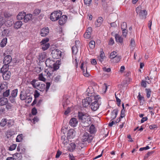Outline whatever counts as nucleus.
Instances as JSON below:
<instances>
[{"instance_id": "f704fd0d", "label": "nucleus", "mask_w": 160, "mask_h": 160, "mask_svg": "<svg viewBox=\"0 0 160 160\" xmlns=\"http://www.w3.org/2000/svg\"><path fill=\"white\" fill-rule=\"evenodd\" d=\"M105 58V55L103 52L101 53L100 54V57H98V59L101 63H102L103 61Z\"/></svg>"}, {"instance_id": "a878e982", "label": "nucleus", "mask_w": 160, "mask_h": 160, "mask_svg": "<svg viewBox=\"0 0 160 160\" xmlns=\"http://www.w3.org/2000/svg\"><path fill=\"white\" fill-rule=\"evenodd\" d=\"M22 22L21 21L16 22L14 24V27L15 29H18L21 27L22 25Z\"/></svg>"}, {"instance_id": "8fccbe9b", "label": "nucleus", "mask_w": 160, "mask_h": 160, "mask_svg": "<svg viewBox=\"0 0 160 160\" xmlns=\"http://www.w3.org/2000/svg\"><path fill=\"white\" fill-rule=\"evenodd\" d=\"M40 12V10L39 9H36L34 11L33 15L34 16H37L39 14Z\"/></svg>"}, {"instance_id": "72a5a7b5", "label": "nucleus", "mask_w": 160, "mask_h": 160, "mask_svg": "<svg viewBox=\"0 0 160 160\" xmlns=\"http://www.w3.org/2000/svg\"><path fill=\"white\" fill-rule=\"evenodd\" d=\"M89 132L91 134L95 132V127L93 124H92L90 127Z\"/></svg>"}, {"instance_id": "2f4dec72", "label": "nucleus", "mask_w": 160, "mask_h": 160, "mask_svg": "<svg viewBox=\"0 0 160 160\" xmlns=\"http://www.w3.org/2000/svg\"><path fill=\"white\" fill-rule=\"evenodd\" d=\"M7 120L6 118L2 119L0 122V125L1 127H3L7 123Z\"/></svg>"}, {"instance_id": "f257e3e1", "label": "nucleus", "mask_w": 160, "mask_h": 160, "mask_svg": "<svg viewBox=\"0 0 160 160\" xmlns=\"http://www.w3.org/2000/svg\"><path fill=\"white\" fill-rule=\"evenodd\" d=\"M78 117L84 127H88L91 123V118L87 113L79 112Z\"/></svg>"}, {"instance_id": "b1692460", "label": "nucleus", "mask_w": 160, "mask_h": 160, "mask_svg": "<svg viewBox=\"0 0 160 160\" xmlns=\"http://www.w3.org/2000/svg\"><path fill=\"white\" fill-rule=\"evenodd\" d=\"M25 13L24 12H20L17 16V19L20 20L23 19Z\"/></svg>"}, {"instance_id": "423d86ee", "label": "nucleus", "mask_w": 160, "mask_h": 160, "mask_svg": "<svg viewBox=\"0 0 160 160\" xmlns=\"http://www.w3.org/2000/svg\"><path fill=\"white\" fill-rule=\"evenodd\" d=\"M92 139V136L89 135L87 132H85L82 136L81 140L83 142L88 141L89 142Z\"/></svg>"}, {"instance_id": "6e6552de", "label": "nucleus", "mask_w": 160, "mask_h": 160, "mask_svg": "<svg viewBox=\"0 0 160 160\" xmlns=\"http://www.w3.org/2000/svg\"><path fill=\"white\" fill-rule=\"evenodd\" d=\"M67 16L66 15H63L61 17H60L58 21V23L60 25H63L66 22L67 20Z\"/></svg>"}, {"instance_id": "473e14b6", "label": "nucleus", "mask_w": 160, "mask_h": 160, "mask_svg": "<svg viewBox=\"0 0 160 160\" xmlns=\"http://www.w3.org/2000/svg\"><path fill=\"white\" fill-rule=\"evenodd\" d=\"M121 59V57L119 56H117L114 58L112 59V60L114 63H117Z\"/></svg>"}, {"instance_id": "4468645a", "label": "nucleus", "mask_w": 160, "mask_h": 160, "mask_svg": "<svg viewBox=\"0 0 160 160\" xmlns=\"http://www.w3.org/2000/svg\"><path fill=\"white\" fill-rule=\"evenodd\" d=\"M49 33L48 28H43L41 31L40 35L42 37L46 36Z\"/></svg>"}, {"instance_id": "680f3d73", "label": "nucleus", "mask_w": 160, "mask_h": 160, "mask_svg": "<svg viewBox=\"0 0 160 160\" xmlns=\"http://www.w3.org/2000/svg\"><path fill=\"white\" fill-rule=\"evenodd\" d=\"M128 31L127 30H122V35L123 37L126 38L127 34Z\"/></svg>"}, {"instance_id": "58836bf2", "label": "nucleus", "mask_w": 160, "mask_h": 160, "mask_svg": "<svg viewBox=\"0 0 160 160\" xmlns=\"http://www.w3.org/2000/svg\"><path fill=\"white\" fill-rule=\"evenodd\" d=\"M14 122L13 121L11 120H9L7 121V126L8 127H10L13 125Z\"/></svg>"}, {"instance_id": "cd10ccee", "label": "nucleus", "mask_w": 160, "mask_h": 160, "mask_svg": "<svg viewBox=\"0 0 160 160\" xmlns=\"http://www.w3.org/2000/svg\"><path fill=\"white\" fill-rule=\"evenodd\" d=\"M7 38H4L2 40L0 43V46L1 47H4L7 43Z\"/></svg>"}, {"instance_id": "7c9ffc66", "label": "nucleus", "mask_w": 160, "mask_h": 160, "mask_svg": "<svg viewBox=\"0 0 160 160\" xmlns=\"http://www.w3.org/2000/svg\"><path fill=\"white\" fill-rule=\"evenodd\" d=\"M25 150V149L22 147L21 146L19 145L17 148V150L18 152L20 151L19 153L21 154L22 153H24Z\"/></svg>"}, {"instance_id": "bf43d9fd", "label": "nucleus", "mask_w": 160, "mask_h": 160, "mask_svg": "<svg viewBox=\"0 0 160 160\" xmlns=\"http://www.w3.org/2000/svg\"><path fill=\"white\" fill-rule=\"evenodd\" d=\"M102 69L104 72H110L111 71V69L110 68H107L104 67L102 68Z\"/></svg>"}, {"instance_id": "13d9d810", "label": "nucleus", "mask_w": 160, "mask_h": 160, "mask_svg": "<svg viewBox=\"0 0 160 160\" xmlns=\"http://www.w3.org/2000/svg\"><path fill=\"white\" fill-rule=\"evenodd\" d=\"M61 79V76L58 75L56 77L54 78V81L55 82H58L60 81Z\"/></svg>"}, {"instance_id": "69168bd1", "label": "nucleus", "mask_w": 160, "mask_h": 160, "mask_svg": "<svg viewBox=\"0 0 160 160\" xmlns=\"http://www.w3.org/2000/svg\"><path fill=\"white\" fill-rule=\"evenodd\" d=\"M6 87V86L5 84H1L0 85V92L2 91V90L4 89Z\"/></svg>"}, {"instance_id": "0eeeda50", "label": "nucleus", "mask_w": 160, "mask_h": 160, "mask_svg": "<svg viewBox=\"0 0 160 160\" xmlns=\"http://www.w3.org/2000/svg\"><path fill=\"white\" fill-rule=\"evenodd\" d=\"M92 97L86 98V99L82 100V105L84 107H87L90 104L91 102H92Z\"/></svg>"}, {"instance_id": "0e129e2a", "label": "nucleus", "mask_w": 160, "mask_h": 160, "mask_svg": "<svg viewBox=\"0 0 160 160\" xmlns=\"http://www.w3.org/2000/svg\"><path fill=\"white\" fill-rule=\"evenodd\" d=\"M9 32V31L8 29H4L2 31V35H7L8 33Z\"/></svg>"}, {"instance_id": "4d7b16f0", "label": "nucleus", "mask_w": 160, "mask_h": 160, "mask_svg": "<svg viewBox=\"0 0 160 160\" xmlns=\"http://www.w3.org/2000/svg\"><path fill=\"white\" fill-rule=\"evenodd\" d=\"M52 62V61H51L49 59H48L46 60L45 62V63L46 66H48V67L51 66V65H50L51 63V62Z\"/></svg>"}, {"instance_id": "4be33fe9", "label": "nucleus", "mask_w": 160, "mask_h": 160, "mask_svg": "<svg viewBox=\"0 0 160 160\" xmlns=\"http://www.w3.org/2000/svg\"><path fill=\"white\" fill-rule=\"evenodd\" d=\"M32 15L31 14H26L25 13V15L24 16L23 21L24 22H27L29 20H30L31 19Z\"/></svg>"}, {"instance_id": "c03bdc74", "label": "nucleus", "mask_w": 160, "mask_h": 160, "mask_svg": "<svg viewBox=\"0 0 160 160\" xmlns=\"http://www.w3.org/2000/svg\"><path fill=\"white\" fill-rule=\"evenodd\" d=\"M18 92L17 89L13 90L11 93V96L13 97H16L17 96Z\"/></svg>"}, {"instance_id": "e433bc0d", "label": "nucleus", "mask_w": 160, "mask_h": 160, "mask_svg": "<svg viewBox=\"0 0 160 160\" xmlns=\"http://www.w3.org/2000/svg\"><path fill=\"white\" fill-rule=\"evenodd\" d=\"M43 51L47 50L50 47V45L49 43H48L46 44L41 45Z\"/></svg>"}, {"instance_id": "864d4df0", "label": "nucleus", "mask_w": 160, "mask_h": 160, "mask_svg": "<svg viewBox=\"0 0 160 160\" xmlns=\"http://www.w3.org/2000/svg\"><path fill=\"white\" fill-rule=\"evenodd\" d=\"M146 82H148V84L150 83L149 82H146L143 80H142L141 82V86L144 88H146L147 86Z\"/></svg>"}, {"instance_id": "c85d7f7f", "label": "nucleus", "mask_w": 160, "mask_h": 160, "mask_svg": "<svg viewBox=\"0 0 160 160\" xmlns=\"http://www.w3.org/2000/svg\"><path fill=\"white\" fill-rule=\"evenodd\" d=\"M9 66L8 64H5L1 68L0 72H4L8 71V69Z\"/></svg>"}, {"instance_id": "2eb2a0df", "label": "nucleus", "mask_w": 160, "mask_h": 160, "mask_svg": "<svg viewBox=\"0 0 160 160\" xmlns=\"http://www.w3.org/2000/svg\"><path fill=\"white\" fill-rule=\"evenodd\" d=\"M75 135V131L73 129H70L68 133L67 138H73Z\"/></svg>"}, {"instance_id": "4c0bfd02", "label": "nucleus", "mask_w": 160, "mask_h": 160, "mask_svg": "<svg viewBox=\"0 0 160 160\" xmlns=\"http://www.w3.org/2000/svg\"><path fill=\"white\" fill-rule=\"evenodd\" d=\"M146 92V96L147 98H150L151 94V89L149 88H146L145 89Z\"/></svg>"}, {"instance_id": "f03ea898", "label": "nucleus", "mask_w": 160, "mask_h": 160, "mask_svg": "<svg viewBox=\"0 0 160 160\" xmlns=\"http://www.w3.org/2000/svg\"><path fill=\"white\" fill-rule=\"evenodd\" d=\"M92 102L90 104L91 108L93 111H96L101 104V98L99 95L92 97Z\"/></svg>"}, {"instance_id": "20e7f679", "label": "nucleus", "mask_w": 160, "mask_h": 160, "mask_svg": "<svg viewBox=\"0 0 160 160\" xmlns=\"http://www.w3.org/2000/svg\"><path fill=\"white\" fill-rule=\"evenodd\" d=\"M61 15V11H55L51 14L50 17V19L52 21H55L58 20Z\"/></svg>"}, {"instance_id": "9b49d317", "label": "nucleus", "mask_w": 160, "mask_h": 160, "mask_svg": "<svg viewBox=\"0 0 160 160\" xmlns=\"http://www.w3.org/2000/svg\"><path fill=\"white\" fill-rule=\"evenodd\" d=\"M29 94L25 92L21 91L20 95V98L22 100H26L28 95H29Z\"/></svg>"}, {"instance_id": "49530a36", "label": "nucleus", "mask_w": 160, "mask_h": 160, "mask_svg": "<svg viewBox=\"0 0 160 160\" xmlns=\"http://www.w3.org/2000/svg\"><path fill=\"white\" fill-rule=\"evenodd\" d=\"M89 45V47L91 48H93L95 47V42L94 41H91L90 42Z\"/></svg>"}, {"instance_id": "ea45409f", "label": "nucleus", "mask_w": 160, "mask_h": 160, "mask_svg": "<svg viewBox=\"0 0 160 160\" xmlns=\"http://www.w3.org/2000/svg\"><path fill=\"white\" fill-rule=\"evenodd\" d=\"M32 100V98L30 94H29V95L27 98L26 99L25 102L28 103H30Z\"/></svg>"}, {"instance_id": "393cba45", "label": "nucleus", "mask_w": 160, "mask_h": 160, "mask_svg": "<svg viewBox=\"0 0 160 160\" xmlns=\"http://www.w3.org/2000/svg\"><path fill=\"white\" fill-rule=\"evenodd\" d=\"M81 68L83 71V74L86 77H88L89 76V73L87 72V68H86V72H85L84 70L83 63H82L81 64Z\"/></svg>"}, {"instance_id": "ddd939ff", "label": "nucleus", "mask_w": 160, "mask_h": 160, "mask_svg": "<svg viewBox=\"0 0 160 160\" xmlns=\"http://www.w3.org/2000/svg\"><path fill=\"white\" fill-rule=\"evenodd\" d=\"M12 60L11 57L9 55L6 56L3 60V63L5 64H8Z\"/></svg>"}, {"instance_id": "09e8293b", "label": "nucleus", "mask_w": 160, "mask_h": 160, "mask_svg": "<svg viewBox=\"0 0 160 160\" xmlns=\"http://www.w3.org/2000/svg\"><path fill=\"white\" fill-rule=\"evenodd\" d=\"M72 53L73 54H76L78 52V48L75 45L72 48Z\"/></svg>"}, {"instance_id": "3c124183", "label": "nucleus", "mask_w": 160, "mask_h": 160, "mask_svg": "<svg viewBox=\"0 0 160 160\" xmlns=\"http://www.w3.org/2000/svg\"><path fill=\"white\" fill-rule=\"evenodd\" d=\"M38 57L39 60L41 61L43 60L45 58V55L44 53H41L39 54Z\"/></svg>"}, {"instance_id": "37998d69", "label": "nucleus", "mask_w": 160, "mask_h": 160, "mask_svg": "<svg viewBox=\"0 0 160 160\" xmlns=\"http://www.w3.org/2000/svg\"><path fill=\"white\" fill-rule=\"evenodd\" d=\"M117 53L115 51H113L112 52L110 55L109 58L111 59H113L117 56Z\"/></svg>"}, {"instance_id": "9d476101", "label": "nucleus", "mask_w": 160, "mask_h": 160, "mask_svg": "<svg viewBox=\"0 0 160 160\" xmlns=\"http://www.w3.org/2000/svg\"><path fill=\"white\" fill-rule=\"evenodd\" d=\"M35 88H37L41 91H43L45 88V85L44 84H40V83L37 81L36 83Z\"/></svg>"}, {"instance_id": "a18cd8bd", "label": "nucleus", "mask_w": 160, "mask_h": 160, "mask_svg": "<svg viewBox=\"0 0 160 160\" xmlns=\"http://www.w3.org/2000/svg\"><path fill=\"white\" fill-rule=\"evenodd\" d=\"M121 28L122 30H127V25L126 23L125 22H123L121 25Z\"/></svg>"}, {"instance_id": "f8f14e48", "label": "nucleus", "mask_w": 160, "mask_h": 160, "mask_svg": "<svg viewBox=\"0 0 160 160\" xmlns=\"http://www.w3.org/2000/svg\"><path fill=\"white\" fill-rule=\"evenodd\" d=\"M3 73L2 77L4 80H8L11 77V73L10 71L4 72Z\"/></svg>"}, {"instance_id": "5701e85b", "label": "nucleus", "mask_w": 160, "mask_h": 160, "mask_svg": "<svg viewBox=\"0 0 160 160\" xmlns=\"http://www.w3.org/2000/svg\"><path fill=\"white\" fill-rule=\"evenodd\" d=\"M102 21V18L101 17H99L95 22V25L97 27H99L101 25Z\"/></svg>"}, {"instance_id": "6ab92c4d", "label": "nucleus", "mask_w": 160, "mask_h": 160, "mask_svg": "<svg viewBox=\"0 0 160 160\" xmlns=\"http://www.w3.org/2000/svg\"><path fill=\"white\" fill-rule=\"evenodd\" d=\"M8 102V99L5 97H2L0 98V105L3 106L6 104Z\"/></svg>"}, {"instance_id": "603ef678", "label": "nucleus", "mask_w": 160, "mask_h": 160, "mask_svg": "<svg viewBox=\"0 0 160 160\" xmlns=\"http://www.w3.org/2000/svg\"><path fill=\"white\" fill-rule=\"evenodd\" d=\"M9 93L10 90L9 89L7 90L3 93V96L4 97H7L9 95Z\"/></svg>"}, {"instance_id": "052dcab7", "label": "nucleus", "mask_w": 160, "mask_h": 160, "mask_svg": "<svg viewBox=\"0 0 160 160\" xmlns=\"http://www.w3.org/2000/svg\"><path fill=\"white\" fill-rule=\"evenodd\" d=\"M91 33H89L86 32L84 35V37L85 38L87 39L91 37Z\"/></svg>"}, {"instance_id": "7ed1b4c3", "label": "nucleus", "mask_w": 160, "mask_h": 160, "mask_svg": "<svg viewBox=\"0 0 160 160\" xmlns=\"http://www.w3.org/2000/svg\"><path fill=\"white\" fill-rule=\"evenodd\" d=\"M136 12L141 19H145L146 18L147 12L143 9L141 6H139L136 8Z\"/></svg>"}, {"instance_id": "bb28decb", "label": "nucleus", "mask_w": 160, "mask_h": 160, "mask_svg": "<svg viewBox=\"0 0 160 160\" xmlns=\"http://www.w3.org/2000/svg\"><path fill=\"white\" fill-rule=\"evenodd\" d=\"M76 145L74 143H71L69 146L68 150L71 152H72L75 148Z\"/></svg>"}, {"instance_id": "774afa93", "label": "nucleus", "mask_w": 160, "mask_h": 160, "mask_svg": "<svg viewBox=\"0 0 160 160\" xmlns=\"http://www.w3.org/2000/svg\"><path fill=\"white\" fill-rule=\"evenodd\" d=\"M114 43V42L112 38H110L108 42V44L110 45H112Z\"/></svg>"}, {"instance_id": "de8ad7c7", "label": "nucleus", "mask_w": 160, "mask_h": 160, "mask_svg": "<svg viewBox=\"0 0 160 160\" xmlns=\"http://www.w3.org/2000/svg\"><path fill=\"white\" fill-rule=\"evenodd\" d=\"M17 147L16 144H13L9 147L8 150L9 151H12L15 150Z\"/></svg>"}, {"instance_id": "1a4fd4ad", "label": "nucleus", "mask_w": 160, "mask_h": 160, "mask_svg": "<svg viewBox=\"0 0 160 160\" xmlns=\"http://www.w3.org/2000/svg\"><path fill=\"white\" fill-rule=\"evenodd\" d=\"M78 121L77 119L75 118H72L70 120L69 124L70 126L73 127H76L78 124Z\"/></svg>"}, {"instance_id": "aec40b11", "label": "nucleus", "mask_w": 160, "mask_h": 160, "mask_svg": "<svg viewBox=\"0 0 160 160\" xmlns=\"http://www.w3.org/2000/svg\"><path fill=\"white\" fill-rule=\"evenodd\" d=\"M15 160H21L22 156L20 153H16L12 155Z\"/></svg>"}, {"instance_id": "79ce46f5", "label": "nucleus", "mask_w": 160, "mask_h": 160, "mask_svg": "<svg viewBox=\"0 0 160 160\" xmlns=\"http://www.w3.org/2000/svg\"><path fill=\"white\" fill-rule=\"evenodd\" d=\"M38 78L39 80L43 82H45L46 80L42 73L40 74L39 75Z\"/></svg>"}, {"instance_id": "e2e57ef3", "label": "nucleus", "mask_w": 160, "mask_h": 160, "mask_svg": "<svg viewBox=\"0 0 160 160\" xmlns=\"http://www.w3.org/2000/svg\"><path fill=\"white\" fill-rule=\"evenodd\" d=\"M138 98L139 100L141 101L142 100L143 101H144V97L143 96H142L141 95L140 92L138 93Z\"/></svg>"}, {"instance_id": "338daca9", "label": "nucleus", "mask_w": 160, "mask_h": 160, "mask_svg": "<svg viewBox=\"0 0 160 160\" xmlns=\"http://www.w3.org/2000/svg\"><path fill=\"white\" fill-rule=\"evenodd\" d=\"M32 113L33 115H35L37 113V110L35 108H33L32 110Z\"/></svg>"}, {"instance_id": "412c9836", "label": "nucleus", "mask_w": 160, "mask_h": 160, "mask_svg": "<svg viewBox=\"0 0 160 160\" xmlns=\"http://www.w3.org/2000/svg\"><path fill=\"white\" fill-rule=\"evenodd\" d=\"M15 132L11 130H9L7 131L6 133V135L7 138H8L15 134Z\"/></svg>"}, {"instance_id": "5fc2aeb1", "label": "nucleus", "mask_w": 160, "mask_h": 160, "mask_svg": "<svg viewBox=\"0 0 160 160\" xmlns=\"http://www.w3.org/2000/svg\"><path fill=\"white\" fill-rule=\"evenodd\" d=\"M84 4L88 6H90L92 1V0H84Z\"/></svg>"}, {"instance_id": "f3484780", "label": "nucleus", "mask_w": 160, "mask_h": 160, "mask_svg": "<svg viewBox=\"0 0 160 160\" xmlns=\"http://www.w3.org/2000/svg\"><path fill=\"white\" fill-rule=\"evenodd\" d=\"M86 92H87L88 96H89V97H90V98H92V97L96 96H93L92 95L93 94V90H92V88L91 87L88 88L87 89Z\"/></svg>"}, {"instance_id": "39448f33", "label": "nucleus", "mask_w": 160, "mask_h": 160, "mask_svg": "<svg viewBox=\"0 0 160 160\" xmlns=\"http://www.w3.org/2000/svg\"><path fill=\"white\" fill-rule=\"evenodd\" d=\"M52 58L54 59H58L61 56L62 52L58 49H54L52 51L51 53Z\"/></svg>"}, {"instance_id": "dca6fc26", "label": "nucleus", "mask_w": 160, "mask_h": 160, "mask_svg": "<svg viewBox=\"0 0 160 160\" xmlns=\"http://www.w3.org/2000/svg\"><path fill=\"white\" fill-rule=\"evenodd\" d=\"M115 37L117 42L120 43L121 44L123 43V39L121 36H120L117 34H116L115 35Z\"/></svg>"}, {"instance_id": "6e6d98bb", "label": "nucleus", "mask_w": 160, "mask_h": 160, "mask_svg": "<svg viewBox=\"0 0 160 160\" xmlns=\"http://www.w3.org/2000/svg\"><path fill=\"white\" fill-rule=\"evenodd\" d=\"M13 105L10 103H7L6 105V108L8 110L11 109Z\"/></svg>"}, {"instance_id": "a19ab883", "label": "nucleus", "mask_w": 160, "mask_h": 160, "mask_svg": "<svg viewBox=\"0 0 160 160\" xmlns=\"http://www.w3.org/2000/svg\"><path fill=\"white\" fill-rule=\"evenodd\" d=\"M22 134H19L18 135L16 139V141L18 142H21L22 139Z\"/></svg>"}, {"instance_id": "c756f323", "label": "nucleus", "mask_w": 160, "mask_h": 160, "mask_svg": "<svg viewBox=\"0 0 160 160\" xmlns=\"http://www.w3.org/2000/svg\"><path fill=\"white\" fill-rule=\"evenodd\" d=\"M68 138H67L65 136H62L61 137V140L62 143L64 145H67L68 142Z\"/></svg>"}, {"instance_id": "a211bd4d", "label": "nucleus", "mask_w": 160, "mask_h": 160, "mask_svg": "<svg viewBox=\"0 0 160 160\" xmlns=\"http://www.w3.org/2000/svg\"><path fill=\"white\" fill-rule=\"evenodd\" d=\"M118 110L117 109H114L111 112L110 118L112 120L115 119L117 117Z\"/></svg>"}, {"instance_id": "c9c22d12", "label": "nucleus", "mask_w": 160, "mask_h": 160, "mask_svg": "<svg viewBox=\"0 0 160 160\" xmlns=\"http://www.w3.org/2000/svg\"><path fill=\"white\" fill-rule=\"evenodd\" d=\"M49 41V39L48 38H46L43 39L42 41L40 42L41 45L42 44H46L48 43V42Z\"/></svg>"}]
</instances>
